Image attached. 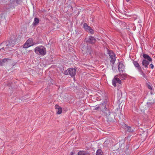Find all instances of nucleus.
<instances>
[{"instance_id": "obj_1", "label": "nucleus", "mask_w": 155, "mask_h": 155, "mask_svg": "<svg viewBox=\"0 0 155 155\" xmlns=\"http://www.w3.org/2000/svg\"><path fill=\"white\" fill-rule=\"evenodd\" d=\"M15 43V41L12 40L3 42L1 44V45L3 47L1 48L0 50H4L5 51H7L9 50L11 51V50L10 49V48L14 46Z\"/></svg>"}, {"instance_id": "obj_2", "label": "nucleus", "mask_w": 155, "mask_h": 155, "mask_svg": "<svg viewBox=\"0 0 155 155\" xmlns=\"http://www.w3.org/2000/svg\"><path fill=\"white\" fill-rule=\"evenodd\" d=\"M127 74L126 73H124L123 74H119L116 76H115L114 78L113 79L112 81V83L113 85L116 87V83H117L119 84H121V81L120 79L118 78L119 77L122 80L125 79L127 78Z\"/></svg>"}, {"instance_id": "obj_3", "label": "nucleus", "mask_w": 155, "mask_h": 155, "mask_svg": "<svg viewBox=\"0 0 155 155\" xmlns=\"http://www.w3.org/2000/svg\"><path fill=\"white\" fill-rule=\"evenodd\" d=\"M105 104L106 103H104L100 105L99 106H96L94 110H96L100 109H101L104 113L106 117L108 118L109 116L110 115V112L105 107Z\"/></svg>"}, {"instance_id": "obj_4", "label": "nucleus", "mask_w": 155, "mask_h": 155, "mask_svg": "<svg viewBox=\"0 0 155 155\" xmlns=\"http://www.w3.org/2000/svg\"><path fill=\"white\" fill-rule=\"evenodd\" d=\"M35 52L37 54L43 56L46 54V49L42 46H38L35 48Z\"/></svg>"}, {"instance_id": "obj_5", "label": "nucleus", "mask_w": 155, "mask_h": 155, "mask_svg": "<svg viewBox=\"0 0 155 155\" xmlns=\"http://www.w3.org/2000/svg\"><path fill=\"white\" fill-rule=\"evenodd\" d=\"M76 70L74 68H69L64 72L66 75H70L72 77L74 76L76 74Z\"/></svg>"}, {"instance_id": "obj_6", "label": "nucleus", "mask_w": 155, "mask_h": 155, "mask_svg": "<svg viewBox=\"0 0 155 155\" xmlns=\"http://www.w3.org/2000/svg\"><path fill=\"white\" fill-rule=\"evenodd\" d=\"M35 44L33 41V39L32 38L28 39L23 45V48H27Z\"/></svg>"}, {"instance_id": "obj_7", "label": "nucleus", "mask_w": 155, "mask_h": 155, "mask_svg": "<svg viewBox=\"0 0 155 155\" xmlns=\"http://www.w3.org/2000/svg\"><path fill=\"white\" fill-rule=\"evenodd\" d=\"M107 51L110 58V61L113 64L116 60L115 55L112 51L108 50Z\"/></svg>"}, {"instance_id": "obj_8", "label": "nucleus", "mask_w": 155, "mask_h": 155, "mask_svg": "<svg viewBox=\"0 0 155 155\" xmlns=\"http://www.w3.org/2000/svg\"><path fill=\"white\" fill-rule=\"evenodd\" d=\"M118 69L120 73H123L125 71V66L122 63H119Z\"/></svg>"}, {"instance_id": "obj_9", "label": "nucleus", "mask_w": 155, "mask_h": 155, "mask_svg": "<svg viewBox=\"0 0 155 155\" xmlns=\"http://www.w3.org/2000/svg\"><path fill=\"white\" fill-rule=\"evenodd\" d=\"M55 107L56 110L57 114H61L62 112V108L57 104L55 105Z\"/></svg>"}, {"instance_id": "obj_10", "label": "nucleus", "mask_w": 155, "mask_h": 155, "mask_svg": "<svg viewBox=\"0 0 155 155\" xmlns=\"http://www.w3.org/2000/svg\"><path fill=\"white\" fill-rule=\"evenodd\" d=\"M86 41L91 44L94 43L96 41V40L94 37L90 36L89 37Z\"/></svg>"}, {"instance_id": "obj_11", "label": "nucleus", "mask_w": 155, "mask_h": 155, "mask_svg": "<svg viewBox=\"0 0 155 155\" xmlns=\"http://www.w3.org/2000/svg\"><path fill=\"white\" fill-rule=\"evenodd\" d=\"M142 64L143 66L146 68L148 67V66L149 64V62L146 60L144 59L142 61Z\"/></svg>"}, {"instance_id": "obj_12", "label": "nucleus", "mask_w": 155, "mask_h": 155, "mask_svg": "<svg viewBox=\"0 0 155 155\" xmlns=\"http://www.w3.org/2000/svg\"><path fill=\"white\" fill-rule=\"evenodd\" d=\"M154 102L155 101H153L148 102L147 103V107L149 108L152 107Z\"/></svg>"}, {"instance_id": "obj_13", "label": "nucleus", "mask_w": 155, "mask_h": 155, "mask_svg": "<svg viewBox=\"0 0 155 155\" xmlns=\"http://www.w3.org/2000/svg\"><path fill=\"white\" fill-rule=\"evenodd\" d=\"M133 63L135 67H136L137 70L141 68V67L140 66L139 64L138 63V62L136 61H133Z\"/></svg>"}, {"instance_id": "obj_14", "label": "nucleus", "mask_w": 155, "mask_h": 155, "mask_svg": "<svg viewBox=\"0 0 155 155\" xmlns=\"http://www.w3.org/2000/svg\"><path fill=\"white\" fill-rule=\"evenodd\" d=\"M143 57L146 59H147L149 61H152L151 58L147 54H143Z\"/></svg>"}, {"instance_id": "obj_15", "label": "nucleus", "mask_w": 155, "mask_h": 155, "mask_svg": "<svg viewBox=\"0 0 155 155\" xmlns=\"http://www.w3.org/2000/svg\"><path fill=\"white\" fill-rule=\"evenodd\" d=\"M125 129L127 130L128 132H132L134 131V129L133 128L128 126H126Z\"/></svg>"}, {"instance_id": "obj_16", "label": "nucleus", "mask_w": 155, "mask_h": 155, "mask_svg": "<svg viewBox=\"0 0 155 155\" xmlns=\"http://www.w3.org/2000/svg\"><path fill=\"white\" fill-rule=\"evenodd\" d=\"M138 71L139 72V73L140 74L142 75L143 77L144 78H146V75L143 73V71L142 70L141 68H139V69L138 70Z\"/></svg>"}, {"instance_id": "obj_17", "label": "nucleus", "mask_w": 155, "mask_h": 155, "mask_svg": "<svg viewBox=\"0 0 155 155\" xmlns=\"http://www.w3.org/2000/svg\"><path fill=\"white\" fill-rule=\"evenodd\" d=\"M39 22V20L38 18H35L34 19L33 24L34 25H38Z\"/></svg>"}, {"instance_id": "obj_18", "label": "nucleus", "mask_w": 155, "mask_h": 155, "mask_svg": "<svg viewBox=\"0 0 155 155\" xmlns=\"http://www.w3.org/2000/svg\"><path fill=\"white\" fill-rule=\"evenodd\" d=\"M83 27L85 30H87L90 27L88 26L87 24L85 23L83 24Z\"/></svg>"}, {"instance_id": "obj_19", "label": "nucleus", "mask_w": 155, "mask_h": 155, "mask_svg": "<svg viewBox=\"0 0 155 155\" xmlns=\"http://www.w3.org/2000/svg\"><path fill=\"white\" fill-rule=\"evenodd\" d=\"M102 152L101 150L99 149L96 152V155H102Z\"/></svg>"}, {"instance_id": "obj_20", "label": "nucleus", "mask_w": 155, "mask_h": 155, "mask_svg": "<svg viewBox=\"0 0 155 155\" xmlns=\"http://www.w3.org/2000/svg\"><path fill=\"white\" fill-rule=\"evenodd\" d=\"M78 155H86L85 152L83 151H80L78 153Z\"/></svg>"}, {"instance_id": "obj_21", "label": "nucleus", "mask_w": 155, "mask_h": 155, "mask_svg": "<svg viewBox=\"0 0 155 155\" xmlns=\"http://www.w3.org/2000/svg\"><path fill=\"white\" fill-rule=\"evenodd\" d=\"M87 30L89 31V32L92 34H94V31L91 28V27H90V28H89Z\"/></svg>"}, {"instance_id": "obj_22", "label": "nucleus", "mask_w": 155, "mask_h": 155, "mask_svg": "<svg viewBox=\"0 0 155 155\" xmlns=\"http://www.w3.org/2000/svg\"><path fill=\"white\" fill-rule=\"evenodd\" d=\"M22 99H20V97H16V98L15 99V100L17 101H19V102H20V100H21V101H24V99H23V97H21Z\"/></svg>"}, {"instance_id": "obj_23", "label": "nucleus", "mask_w": 155, "mask_h": 155, "mask_svg": "<svg viewBox=\"0 0 155 155\" xmlns=\"http://www.w3.org/2000/svg\"><path fill=\"white\" fill-rule=\"evenodd\" d=\"M122 96V94L121 92L120 91H118V92L117 93V97H120Z\"/></svg>"}, {"instance_id": "obj_24", "label": "nucleus", "mask_w": 155, "mask_h": 155, "mask_svg": "<svg viewBox=\"0 0 155 155\" xmlns=\"http://www.w3.org/2000/svg\"><path fill=\"white\" fill-rule=\"evenodd\" d=\"M147 86H148V88L149 89H150V90H152V87L150 85H149V84Z\"/></svg>"}, {"instance_id": "obj_25", "label": "nucleus", "mask_w": 155, "mask_h": 155, "mask_svg": "<svg viewBox=\"0 0 155 155\" xmlns=\"http://www.w3.org/2000/svg\"><path fill=\"white\" fill-rule=\"evenodd\" d=\"M8 59L7 58L4 59L2 60V62H5V61H7Z\"/></svg>"}, {"instance_id": "obj_26", "label": "nucleus", "mask_w": 155, "mask_h": 155, "mask_svg": "<svg viewBox=\"0 0 155 155\" xmlns=\"http://www.w3.org/2000/svg\"><path fill=\"white\" fill-rule=\"evenodd\" d=\"M150 67L152 69H153V68L154 66H153V65L152 64H150Z\"/></svg>"}, {"instance_id": "obj_27", "label": "nucleus", "mask_w": 155, "mask_h": 155, "mask_svg": "<svg viewBox=\"0 0 155 155\" xmlns=\"http://www.w3.org/2000/svg\"><path fill=\"white\" fill-rule=\"evenodd\" d=\"M3 62H2V61H0V65H2L3 64Z\"/></svg>"}, {"instance_id": "obj_28", "label": "nucleus", "mask_w": 155, "mask_h": 155, "mask_svg": "<svg viewBox=\"0 0 155 155\" xmlns=\"http://www.w3.org/2000/svg\"><path fill=\"white\" fill-rule=\"evenodd\" d=\"M127 2L130 3L131 2V0H126Z\"/></svg>"}, {"instance_id": "obj_29", "label": "nucleus", "mask_w": 155, "mask_h": 155, "mask_svg": "<svg viewBox=\"0 0 155 155\" xmlns=\"http://www.w3.org/2000/svg\"><path fill=\"white\" fill-rule=\"evenodd\" d=\"M21 1V0H16L17 3H19L18 2H19Z\"/></svg>"}, {"instance_id": "obj_30", "label": "nucleus", "mask_w": 155, "mask_h": 155, "mask_svg": "<svg viewBox=\"0 0 155 155\" xmlns=\"http://www.w3.org/2000/svg\"><path fill=\"white\" fill-rule=\"evenodd\" d=\"M70 154L71 155H73L74 153L73 152H71Z\"/></svg>"}, {"instance_id": "obj_31", "label": "nucleus", "mask_w": 155, "mask_h": 155, "mask_svg": "<svg viewBox=\"0 0 155 155\" xmlns=\"http://www.w3.org/2000/svg\"><path fill=\"white\" fill-rule=\"evenodd\" d=\"M12 154H13V153H14V152H12Z\"/></svg>"}, {"instance_id": "obj_32", "label": "nucleus", "mask_w": 155, "mask_h": 155, "mask_svg": "<svg viewBox=\"0 0 155 155\" xmlns=\"http://www.w3.org/2000/svg\"><path fill=\"white\" fill-rule=\"evenodd\" d=\"M60 98L62 99V98L61 97Z\"/></svg>"}]
</instances>
